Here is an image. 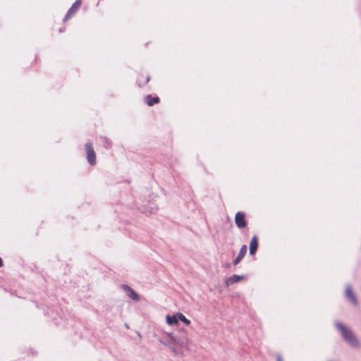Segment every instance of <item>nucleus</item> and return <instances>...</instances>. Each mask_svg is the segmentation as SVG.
<instances>
[{"mask_svg": "<svg viewBox=\"0 0 361 361\" xmlns=\"http://www.w3.org/2000/svg\"><path fill=\"white\" fill-rule=\"evenodd\" d=\"M235 223L236 226L240 228H244L247 226V221L245 219V214L243 212H238L235 215Z\"/></svg>", "mask_w": 361, "mask_h": 361, "instance_id": "423d86ee", "label": "nucleus"}, {"mask_svg": "<svg viewBox=\"0 0 361 361\" xmlns=\"http://www.w3.org/2000/svg\"><path fill=\"white\" fill-rule=\"evenodd\" d=\"M85 148L86 151V158L87 159V162L90 166H94L97 163L96 153L94 152L92 143L91 142H87L85 145Z\"/></svg>", "mask_w": 361, "mask_h": 361, "instance_id": "7ed1b4c3", "label": "nucleus"}, {"mask_svg": "<svg viewBox=\"0 0 361 361\" xmlns=\"http://www.w3.org/2000/svg\"><path fill=\"white\" fill-rule=\"evenodd\" d=\"M245 278V275L233 274L230 277H228L224 282L225 287H228L231 285L237 283Z\"/></svg>", "mask_w": 361, "mask_h": 361, "instance_id": "1a4fd4ad", "label": "nucleus"}, {"mask_svg": "<svg viewBox=\"0 0 361 361\" xmlns=\"http://www.w3.org/2000/svg\"><path fill=\"white\" fill-rule=\"evenodd\" d=\"M336 326L341 333L343 338L348 342V343L353 347L356 348L359 346V341L357 338L356 336L353 333L351 330L347 328L343 323L341 322H337L336 323Z\"/></svg>", "mask_w": 361, "mask_h": 361, "instance_id": "f257e3e1", "label": "nucleus"}, {"mask_svg": "<svg viewBox=\"0 0 361 361\" xmlns=\"http://www.w3.org/2000/svg\"><path fill=\"white\" fill-rule=\"evenodd\" d=\"M3 266H4V262H3L2 259L0 257V267H1Z\"/></svg>", "mask_w": 361, "mask_h": 361, "instance_id": "aec40b11", "label": "nucleus"}, {"mask_svg": "<svg viewBox=\"0 0 361 361\" xmlns=\"http://www.w3.org/2000/svg\"><path fill=\"white\" fill-rule=\"evenodd\" d=\"M167 336L171 338V341H176L178 343H179V341H178L177 338L175 336H173V333H168Z\"/></svg>", "mask_w": 361, "mask_h": 361, "instance_id": "dca6fc26", "label": "nucleus"}, {"mask_svg": "<svg viewBox=\"0 0 361 361\" xmlns=\"http://www.w3.org/2000/svg\"><path fill=\"white\" fill-rule=\"evenodd\" d=\"M145 101L149 106H152L158 104L160 102V99L158 96L153 97L151 94H147L145 97Z\"/></svg>", "mask_w": 361, "mask_h": 361, "instance_id": "f8f14e48", "label": "nucleus"}, {"mask_svg": "<svg viewBox=\"0 0 361 361\" xmlns=\"http://www.w3.org/2000/svg\"><path fill=\"white\" fill-rule=\"evenodd\" d=\"M102 143L104 148L109 149L112 147V142L106 137H101Z\"/></svg>", "mask_w": 361, "mask_h": 361, "instance_id": "2eb2a0df", "label": "nucleus"}, {"mask_svg": "<svg viewBox=\"0 0 361 361\" xmlns=\"http://www.w3.org/2000/svg\"><path fill=\"white\" fill-rule=\"evenodd\" d=\"M166 321L167 324L169 326L176 325L179 322H182L187 326L190 325L191 323L190 320L186 318L181 312H176L172 315L168 314L166 316Z\"/></svg>", "mask_w": 361, "mask_h": 361, "instance_id": "f03ea898", "label": "nucleus"}, {"mask_svg": "<svg viewBox=\"0 0 361 361\" xmlns=\"http://www.w3.org/2000/svg\"><path fill=\"white\" fill-rule=\"evenodd\" d=\"M63 32V29H61V28H60V29H59V32Z\"/></svg>", "mask_w": 361, "mask_h": 361, "instance_id": "5701e85b", "label": "nucleus"}, {"mask_svg": "<svg viewBox=\"0 0 361 361\" xmlns=\"http://www.w3.org/2000/svg\"><path fill=\"white\" fill-rule=\"evenodd\" d=\"M159 341L160 343H162V342H165V341H163L161 338H159Z\"/></svg>", "mask_w": 361, "mask_h": 361, "instance_id": "4be33fe9", "label": "nucleus"}, {"mask_svg": "<svg viewBox=\"0 0 361 361\" xmlns=\"http://www.w3.org/2000/svg\"><path fill=\"white\" fill-rule=\"evenodd\" d=\"M345 295H346V297H348L349 298V300L352 302L357 304V298H356L355 295L353 293L352 288L350 286H348L346 288Z\"/></svg>", "mask_w": 361, "mask_h": 361, "instance_id": "ddd939ff", "label": "nucleus"}, {"mask_svg": "<svg viewBox=\"0 0 361 361\" xmlns=\"http://www.w3.org/2000/svg\"><path fill=\"white\" fill-rule=\"evenodd\" d=\"M246 252H247V246L245 245H243L241 247L237 257L233 260V264L234 266L238 264L240 262V261L244 258L245 255H246Z\"/></svg>", "mask_w": 361, "mask_h": 361, "instance_id": "9b49d317", "label": "nucleus"}, {"mask_svg": "<svg viewBox=\"0 0 361 361\" xmlns=\"http://www.w3.org/2000/svg\"><path fill=\"white\" fill-rule=\"evenodd\" d=\"M157 207H144L141 209V212L145 214L146 215H151L154 213H155L157 211Z\"/></svg>", "mask_w": 361, "mask_h": 361, "instance_id": "4468645a", "label": "nucleus"}, {"mask_svg": "<svg viewBox=\"0 0 361 361\" xmlns=\"http://www.w3.org/2000/svg\"><path fill=\"white\" fill-rule=\"evenodd\" d=\"M150 80V76L148 75L147 77H146V80H145V82L142 85L140 83H139V86L140 87H142L143 85H145V84H147L149 81Z\"/></svg>", "mask_w": 361, "mask_h": 361, "instance_id": "f3484780", "label": "nucleus"}, {"mask_svg": "<svg viewBox=\"0 0 361 361\" xmlns=\"http://www.w3.org/2000/svg\"><path fill=\"white\" fill-rule=\"evenodd\" d=\"M176 343H178L176 341H167V342H162V344H164L165 346L168 347L173 353L174 356L180 355L183 356L184 355L183 351L182 349L178 348L176 347Z\"/></svg>", "mask_w": 361, "mask_h": 361, "instance_id": "0eeeda50", "label": "nucleus"}, {"mask_svg": "<svg viewBox=\"0 0 361 361\" xmlns=\"http://www.w3.org/2000/svg\"><path fill=\"white\" fill-rule=\"evenodd\" d=\"M81 4L82 0H76L68 9L66 15L63 18V21L68 20L72 15L75 14L80 7Z\"/></svg>", "mask_w": 361, "mask_h": 361, "instance_id": "6e6552de", "label": "nucleus"}, {"mask_svg": "<svg viewBox=\"0 0 361 361\" xmlns=\"http://www.w3.org/2000/svg\"><path fill=\"white\" fill-rule=\"evenodd\" d=\"M178 341H179V343H176V347L177 346H183L184 345V341L180 340V339H178Z\"/></svg>", "mask_w": 361, "mask_h": 361, "instance_id": "a211bd4d", "label": "nucleus"}, {"mask_svg": "<svg viewBox=\"0 0 361 361\" xmlns=\"http://www.w3.org/2000/svg\"><path fill=\"white\" fill-rule=\"evenodd\" d=\"M44 314L49 316L54 324L56 326L60 325L63 320V318L61 315H59L58 312L48 307L44 310Z\"/></svg>", "mask_w": 361, "mask_h": 361, "instance_id": "39448f33", "label": "nucleus"}, {"mask_svg": "<svg viewBox=\"0 0 361 361\" xmlns=\"http://www.w3.org/2000/svg\"><path fill=\"white\" fill-rule=\"evenodd\" d=\"M224 267H226V268H229L230 267V264L228 263H226Z\"/></svg>", "mask_w": 361, "mask_h": 361, "instance_id": "412c9836", "label": "nucleus"}, {"mask_svg": "<svg viewBox=\"0 0 361 361\" xmlns=\"http://www.w3.org/2000/svg\"><path fill=\"white\" fill-rule=\"evenodd\" d=\"M276 361H283L282 357L280 355H276Z\"/></svg>", "mask_w": 361, "mask_h": 361, "instance_id": "6ab92c4d", "label": "nucleus"}, {"mask_svg": "<svg viewBox=\"0 0 361 361\" xmlns=\"http://www.w3.org/2000/svg\"><path fill=\"white\" fill-rule=\"evenodd\" d=\"M259 247L258 237L256 235H254L249 245V252L250 255H255Z\"/></svg>", "mask_w": 361, "mask_h": 361, "instance_id": "9d476101", "label": "nucleus"}, {"mask_svg": "<svg viewBox=\"0 0 361 361\" xmlns=\"http://www.w3.org/2000/svg\"><path fill=\"white\" fill-rule=\"evenodd\" d=\"M121 288L126 293L127 296L133 301L138 302L140 300V295L130 286L127 284H121Z\"/></svg>", "mask_w": 361, "mask_h": 361, "instance_id": "20e7f679", "label": "nucleus"}]
</instances>
